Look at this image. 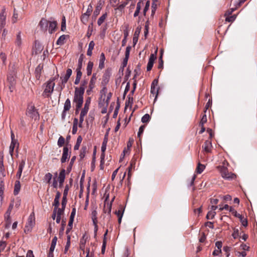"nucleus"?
Here are the masks:
<instances>
[{"label":"nucleus","instance_id":"62","mask_svg":"<svg viewBox=\"0 0 257 257\" xmlns=\"http://www.w3.org/2000/svg\"><path fill=\"white\" fill-rule=\"evenodd\" d=\"M100 6L101 5H99V6H97L96 7L95 10H94V11L93 12L94 16H97L99 14L100 10L101 9V8L100 7Z\"/></svg>","mask_w":257,"mask_h":257},{"label":"nucleus","instance_id":"1","mask_svg":"<svg viewBox=\"0 0 257 257\" xmlns=\"http://www.w3.org/2000/svg\"><path fill=\"white\" fill-rule=\"evenodd\" d=\"M54 80L55 78H51L44 84L46 85L44 90L42 93V96L44 98H49L51 96L55 85Z\"/></svg>","mask_w":257,"mask_h":257},{"label":"nucleus","instance_id":"3","mask_svg":"<svg viewBox=\"0 0 257 257\" xmlns=\"http://www.w3.org/2000/svg\"><path fill=\"white\" fill-rule=\"evenodd\" d=\"M218 169L221 176L225 179L231 180L236 177V175L231 172H229L227 169L224 166H218Z\"/></svg>","mask_w":257,"mask_h":257},{"label":"nucleus","instance_id":"52","mask_svg":"<svg viewBox=\"0 0 257 257\" xmlns=\"http://www.w3.org/2000/svg\"><path fill=\"white\" fill-rule=\"evenodd\" d=\"M216 214V212L213 211H210L208 212L206 218L208 219H212Z\"/></svg>","mask_w":257,"mask_h":257},{"label":"nucleus","instance_id":"55","mask_svg":"<svg viewBox=\"0 0 257 257\" xmlns=\"http://www.w3.org/2000/svg\"><path fill=\"white\" fill-rule=\"evenodd\" d=\"M145 128V126L144 125H141L139 128L137 136H138V137L140 138V140L141 139V135L143 134V133L144 131Z\"/></svg>","mask_w":257,"mask_h":257},{"label":"nucleus","instance_id":"21","mask_svg":"<svg viewBox=\"0 0 257 257\" xmlns=\"http://www.w3.org/2000/svg\"><path fill=\"white\" fill-rule=\"evenodd\" d=\"M211 147L212 144L211 142L209 141H206L202 146V148H203L204 151L206 152V153H209L211 152Z\"/></svg>","mask_w":257,"mask_h":257},{"label":"nucleus","instance_id":"12","mask_svg":"<svg viewBox=\"0 0 257 257\" xmlns=\"http://www.w3.org/2000/svg\"><path fill=\"white\" fill-rule=\"evenodd\" d=\"M72 70L70 68H68L66 70V74L64 76H61L60 79L62 84L66 83L69 79L70 77L72 75Z\"/></svg>","mask_w":257,"mask_h":257},{"label":"nucleus","instance_id":"57","mask_svg":"<svg viewBox=\"0 0 257 257\" xmlns=\"http://www.w3.org/2000/svg\"><path fill=\"white\" fill-rule=\"evenodd\" d=\"M150 2L149 1H148L146 3V5H145V8L143 10V14L145 16L146 15V13L148 11V10L149 9V8H150Z\"/></svg>","mask_w":257,"mask_h":257},{"label":"nucleus","instance_id":"20","mask_svg":"<svg viewBox=\"0 0 257 257\" xmlns=\"http://www.w3.org/2000/svg\"><path fill=\"white\" fill-rule=\"evenodd\" d=\"M87 82H88L87 79H83L81 82L80 87H75V90L84 93L85 86L87 85Z\"/></svg>","mask_w":257,"mask_h":257},{"label":"nucleus","instance_id":"60","mask_svg":"<svg viewBox=\"0 0 257 257\" xmlns=\"http://www.w3.org/2000/svg\"><path fill=\"white\" fill-rule=\"evenodd\" d=\"M207 121V116L206 114H204L200 121L199 125H204V123H205Z\"/></svg>","mask_w":257,"mask_h":257},{"label":"nucleus","instance_id":"50","mask_svg":"<svg viewBox=\"0 0 257 257\" xmlns=\"http://www.w3.org/2000/svg\"><path fill=\"white\" fill-rule=\"evenodd\" d=\"M65 139L62 137L60 136L58 140L57 145L59 147H61L64 144Z\"/></svg>","mask_w":257,"mask_h":257},{"label":"nucleus","instance_id":"9","mask_svg":"<svg viewBox=\"0 0 257 257\" xmlns=\"http://www.w3.org/2000/svg\"><path fill=\"white\" fill-rule=\"evenodd\" d=\"M66 176V170L62 169L58 176V182L59 183V187L61 188L63 186V183L65 181Z\"/></svg>","mask_w":257,"mask_h":257},{"label":"nucleus","instance_id":"16","mask_svg":"<svg viewBox=\"0 0 257 257\" xmlns=\"http://www.w3.org/2000/svg\"><path fill=\"white\" fill-rule=\"evenodd\" d=\"M141 31V27H138L135 30L133 39V42L134 46H135L138 42L139 36L140 34V32Z\"/></svg>","mask_w":257,"mask_h":257},{"label":"nucleus","instance_id":"13","mask_svg":"<svg viewBox=\"0 0 257 257\" xmlns=\"http://www.w3.org/2000/svg\"><path fill=\"white\" fill-rule=\"evenodd\" d=\"M70 155L69 154V149L67 146L63 148V154L61 159V162L62 163H65L67 159L70 158Z\"/></svg>","mask_w":257,"mask_h":257},{"label":"nucleus","instance_id":"36","mask_svg":"<svg viewBox=\"0 0 257 257\" xmlns=\"http://www.w3.org/2000/svg\"><path fill=\"white\" fill-rule=\"evenodd\" d=\"M66 36L65 35H61L57 40L56 44L58 45H62L64 44V41Z\"/></svg>","mask_w":257,"mask_h":257},{"label":"nucleus","instance_id":"56","mask_svg":"<svg viewBox=\"0 0 257 257\" xmlns=\"http://www.w3.org/2000/svg\"><path fill=\"white\" fill-rule=\"evenodd\" d=\"M157 53V49L156 50L155 54H152L149 58V61L154 63L155 60L156 59V54Z\"/></svg>","mask_w":257,"mask_h":257},{"label":"nucleus","instance_id":"6","mask_svg":"<svg viewBox=\"0 0 257 257\" xmlns=\"http://www.w3.org/2000/svg\"><path fill=\"white\" fill-rule=\"evenodd\" d=\"M111 75V72L110 70L109 69H106L103 76L102 78V81H101V84L102 85L104 86L103 89L101 90V91L104 92L106 90V88L105 87V86L108 83L110 77Z\"/></svg>","mask_w":257,"mask_h":257},{"label":"nucleus","instance_id":"4","mask_svg":"<svg viewBox=\"0 0 257 257\" xmlns=\"http://www.w3.org/2000/svg\"><path fill=\"white\" fill-rule=\"evenodd\" d=\"M84 93L75 90L73 102L76 103V105H78V107H82L83 103Z\"/></svg>","mask_w":257,"mask_h":257},{"label":"nucleus","instance_id":"22","mask_svg":"<svg viewBox=\"0 0 257 257\" xmlns=\"http://www.w3.org/2000/svg\"><path fill=\"white\" fill-rule=\"evenodd\" d=\"M76 76L74 81V84L75 85H78L80 83V80L82 77V73L81 70H76Z\"/></svg>","mask_w":257,"mask_h":257},{"label":"nucleus","instance_id":"43","mask_svg":"<svg viewBox=\"0 0 257 257\" xmlns=\"http://www.w3.org/2000/svg\"><path fill=\"white\" fill-rule=\"evenodd\" d=\"M43 69V66L39 64L35 69V74L36 77H39L41 75L42 69Z\"/></svg>","mask_w":257,"mask_h":257},{"label":"nucleus","instance_id":"27","mask_svg":"<svg viewBox=\"0 0 257 257\" xmlns=\"http://www.w3.org/2000/svg\"><path fill=\"white\" fill-rule=\"evenodd\" d=\"M93 67V62L90 61H89L87 63L86 67V73L87 76H90L91 75Z\"/></svg>","mask_w":257,"mask_h":257},{"label":"nucleus","instance_id":"10","mask_svg":"<svg viewBox=\"0 0 257 257\" xmlns=\"http://www.w3.org/2000/svg\"><path fill=\"white\" fill-rule=\"evenodd\" d=\"M6 9L4 8L0 13V29L4 28L6 25Z\"/></svg>","mask_w":257,"mask_h":257},{"label":"nucleus","instance_id":"35","mask_svg":"<svg viewBox=\"0 0 257 257\" xmlns=\"http://www.w3.org/2000/svg\"><path fill=\"white\" fill-rule=\"evenodd\" d=\"M15 75H16L12 74V73H10L9 72V74L7 77V80L10 83V84L11 86H13L14 84V82H15L14 76H15Z\"/></svg>","mask_w":257,"mask_h":257},{"label":"nucleus","instance_id":"25","mask_svg":"<svg viewBox=\"0 0 257 257\" xmlns=\"http://www.w3.org/2000/svg\"><path fill=\"white\" fill-rule=\"evenodd\" d=\"M105 60V57L103 53H101L99 59V68L100 69H103L104 67V61Z\"/></svg>","mask_w":257,"mask_h":257},{"label":"nucleus","instance_id":"61","mask_svg":"<svg viewBox=\"0 0 257 257\" xmlns=\"http://www.w3.org/2000/svg\"><path fill=\"white\" fill-rule=\"evenodd\" d=\"M61 29L62 31H64L66 30V21L65 17H63L62 19Z\"/></svg>","mask_w":257,"mask_h":257},{"label":"nucleus","instance_id":"58","mask_svg":"<svg viewBox=\"0 0 257 257\" xmlns=\"http://www.w3.org/2000/svg\"><path fill=\"white\" fill-rule=\"evenodd\" d=\"M0 58L2 60L3 64L5 65L6 60H7V56L5 53L1 52L0 54Z\"/></svg>","mask_w":257,"mask_h":257},{"label":"nucleus","instance_id":"47","mask_svg":"<svg viewBox=\"0 0 257 257\" xmlns=\"http://www.w3.org/2000/svg\"><path fill=\"white\" fill-rule=\"evenodd\" d=\"M97 212L96 210H94L91 212V218L93 222H97Z\"/></svg>","mask_w":257,"mask_h":257},{"label":"nucleus","instance_id":"39","mask_svg":"<svg viewBox=\"0 0 257 257\" xmlns=\"http://www.w3.org/2000/svg\"><path fill=\"white\" fill-rule=\"evenodd\" d=\"M58 173L57 172H56L55 174H54V176L53 177V183H52V186L54 188H57V187H58Z\"/></svg>","mask_w":257,"mask_h":257},{"label":"nucleus","instance_id":"31","mask_svg":"<svg viewBox=\"0 0 257 257\" xmlns=\"http://www.w3.org/2000/svg\"><path fill=\"white\" fill-rule=\"evenodd\" d=\"M53 175L50 173H46L43 178L44 182H45L47 184H50L51 180L52 179Z\"/></svg>","mask_w":257,"mask_h":257},{"label":"nucleus","instance_id":"33","mask_svg":"<svg viewBox=\"0 0 257 257\" xmlns=\"http://www.w3.org/2000/svg\"><path fill=\"white\" fill-rule=\"evenodd\" d=\"M158 63H159L158 66V69H163L164 62H163V50H161V54L159 58Z\"/></svg>","mask_w":257,"mask_h":257},{"label":"nucleus","instance_id":"44","mask_svg":"<svg viewBox=\"0 0 257 257\" xmlns=\"http://www.w3.org/2000/svg\"><path fill=\"white\" fill-rule=\"evenodd\" d=\"M241 223L242 226L246 227L247 226V220L246 218H244L242 215L240 214V217H238Z\"/></svg>","mask_w":257,"mask_h":257},{"label":"nucleus","instance_id":"46","mask_svg":"<svg viewBox=\"0 0 257 257\" xmlns=\"http://www.w3.org/2000/svg\"><path fill=\"white\" fill-rule=\"evenodd\" d=\"M134 99L133 97L131 96V95L129 94L128 96V100L125 102V106H132L133 103Z\"/></svg>","mask_w":257,"mask_h":257},{"label":"nucleus","instance_id":"59","mask_svg":"<svg viewBox=\"0 0 257 257\" xmlns=\"http://www.w3.org/2000/svg\"><path fill=\"white\" fill-rule=\"evenodd\" d=\"M7 245V243L5 241H0V252L4 251Z\"/></svg>","mask_w":257,"mask_h":257},{"label":"nucleus","instance_id":"54","mask_svg":"<svg viewBox=\"0 0 257 257\" xmlns=\"http://www.w3.org/2000/svg\"><path fill=\"white\" fill-rule=\"evenodd\" d=\"M229 210L235 217H240V214L237 213V212L232 207H230Z\"/></svg>","mask_w":257,"mask_h":257},{"label":"nucleus","instance_id":"48","mask_svg":"<svg viewBox=\"0 0 257 257\" xmlns=\"http://www.w3.org/2000/svg\"><path fill=\"white\" fill-rule=\"evenodd\" d=\"M151 118L150 115L148 113L145 114L142 118V121L143 123H147L149 122Z\"/></svg>","mask_w":257,"mask_h":257},{"label":"nucleus","instance_id":"45","mask_svg":"<svg viewBox=\"0 0 257 257\" xmlns=\"http://www.w3.org/2000/svg\"><path fill=\"white\" fill-rule=\"evenodd\" d=\"M9 73H12V74L16 75V67L14 64H11L9 67Z\"/></svg>","mask_w":257,"mask_h":257},{"label":"nucleus","instance_id":"26","mask_svg":"<svg viewBox=\"0 0 257 257\" xmlns=\"http://www.w3.org/2000/svg\"><path fill=\"white\" fill-rule=\"evenodd\" d=\"M21 189V184L19 180H17L15 183L14 194L17 195L19 194Z\"/></svg>","mask_w":257,"mask_h":257},{"label":"nucleus","instance_id":"8","mask_svg":"<svg viewBox=\"0 0 257 257\" xmlns=\"http://www.w3.org/2000/svg\"><path fill=\"white\" fill-rule=\"evenodd\" d=\"M97 79L96 73H94L90 80L88 89L86 90V93L89 95L91 94L93 89L95 87V84Z\"/></svg>","mask_w":257,"mask_h":257},{"label":"nucleus","instance_id":"63","mask_svg":"<svg viewBox=\"0 0 257 257\" xmlns=\"http://www.w3.org/2000/svg\"><path fill=\"white\" fill-rule=\"evenodd\" d=\"M235 19H236V16L233 15V16L226 17L225 19V21L226 22H232L235 20Z\"/></svg>","mask_w":257,"mask_h":257},{"label":"nucleus","instance_id":"15","mask_svg":"<svg viewBox=\"0 0 257 257\" xmlns=\"http://www.w3.org/2000/svg\"><path fill=\"white\" fill-rule=\"evenodd\" d=\"M49 21L44 18H42L39 22V26L42 31H47Z\"/></svg>","mask_w":257,"mask_h":257},{"label":"nucleus","instance_id":"42","mask_svg":"<svg viewBox=\"0 0 257 257\" xmlns=\"http://www.w3.org/2000/svg\"><path fill=\"white\" fill-rule=\"evenodd\" d=\"M87 152V148L86 146H83L81 149L80 153L79 155V157L81 160H82L85 156V154Z\"/></svg>","mask_w":257,"mask_h":257},{"label":"nucleus","instance_id":"28","mask_svg":"<svg viewBox=\"0 0 257 257\" xmlns=\"http://www.w3.org/2000/svg\"><path fill=\"white\" fill-rule=\"evenodd\" d=\"M5 189V183L3 181L0 182V203H2L3 195Z\"/></svg>","mask_w":257,"mask_h":257},{"label":"nucleus","instance_id":"7","mask_svg":"<svg viewBox=\"0 0 257 257\" xmlns=\"http://www.w3.org/2000/svg\"><path fill=\"white\" fill-rule=\"evenodd\" d=\"M92 11V7L90 4L87 9L86 12L82 15L81 17V21L84 24H86L87 23L89 16Z\"/></svg>","mask_w":257,"mask_h":257},{"label":"nucleus","instance_id":"29","mask_svg":"<svg viewBox=\"0 0 257 257\" xmlns=\"http://www.w3.org/2000/svg\"><path fill=\"white\" fill-rule=\"evenodd\" d=\"M22 44V41L21 38V32H19L16 36V39L15 41L16 45L20 48Z\"/></svg>","mask_w":257,"mask_h":257},{"label":"nucleus","instance_id":"41","mask_svg":"<svg viewBox=\"0 0 257 257\" xmlns=\"http://www.w3.org/2000/svg\"><path fill=\"white\" fill-rule=\"evenodd\" d=\"M205 166L199 163L197 166L196 171L198 174H201L205 169Z\"/></svg>","mask_w":257,"mask_h":257},{"label":"nucleus","instance_id":"37","mask_svg":"<svg viewBox=\"0 0 257 257\" xmlns=\"http://www.w3.org/2000/svg\"><path fill=\"white\" fill-rule=\"evenodd\" d=\"M107 16V14L106 13L103 14L98 20L97 24L98 26H101L102 24L104 22L106 17Z\"/></svg>","mask_w":257,"mask_h":257},{"label":"nucleus","instance_id":"17","mask_svg":"<svg viewBox=\"0 0 257 257\" xmlns=\"http://www.w3.org/2000/svg\"><path fill=\"white\" fill-rule=\"evenodd\" d=\"M57 26V23L55 21H49L48 24V30L50 34H52L55 31Z\"/></svg>","mask_w":257,"mask_h":257},{"label":"nucleus","instance_id":"40","mask_svg":"<svg viewBox=\"0 0 257 257\" xmlns=\"http://www.w3.org/2000/svg\"><path fill=\"white\" fill-rule=\"evenodd\" d=\"M71 107V101L69 98H67L64 103V109L65 111H68Z\"/></svg>","mask_w":257,"mask_h":257},{"label":"nucleus","instance_id":"64","mask_svg":"<svg viewBox=\"0 0 257 257\" xmlns=\"http://www.w3.org/2000/svg\"><path fill=\"white\" fill-rule=\"evenodd\" d=\"M232 236L234 239L237 238L239 236V230L238 229H234Z\"/></svg>","mask_w":257,"mask_h":257},{"label":"nucleus","instance_id":"5","mask_svg":"<svg viewBox=\"0 0 257 257\" xmlns=\"http://www.w3.org/2000/svg\"><path fill=\"white\" fill-rule=\"evenodd\" d=\"M35 224V218L34 213L32 212L30 216H29L28 222H27L25 228V232H29L31 231L32 228L34 226Z\"/></svg>","mask_w":257,"mask_h":257},{"label":"nucleus","instance_id":"30","mask_svg":"<svg viewBox=\"0 0 257 257\" xmlns=\"http://www.w3.org/2000/svg\"><path fill=\"white\" fill-rule=\"evenodd\" d=\"M143 5V3L141 1H140L137 3L136 10L134 14V16L135 17H136L139 15L140 12V10L141 9V8H142V6Z\"/></svg>","mask_w":257,"mask_h":257},{"label":"nucleus","instance_id":"38","mask_svg":"<svg viewBox=\"0 0 257 257\" xmlns=\"http://www.w3.org/2000/svg\"><path fill=\"white\" fill-rule=\"evenodd\" d=\"M17 144V141L14 139H12L11 145L10 146V153L12 156L14 149Z\"/></svg>","mask_w":257,"mask_h":257},{"label":"nucleus","instance_id":"14","mask_svg":"<svg viewBox=\"0 0 257 257\" xmlns=\"http://www.w3.org/2000/svg\"><path fill=\"white\" fill-rule=\"evenodd\" d=\"M158 83V80L155 79L153 80L151 84V93L153 94H155L156 98L157 97L159 91V88L156 87V86H157Z\"/></svg>","mask_w":257,"mask_h":257},{"label":"nucleus","instance_id":"11","mask_svg":"<svg viewBox=\"0 0 257 257\" xmlns=\"http://www.w3.org/2000/svg\"><path fill=\"white\" fill-rule=\"evenodd\" d=\"M107 197L105 199L104 201V208H103V212L105 213H107L108 214H110L111 210V205L112 202L113 201L114 199V197L112 199L111 202L110 203L106 202H107Z\"/></svg>","mask_w":257,"mask_h":257},{"label":"nucleus","instance_id":"18","mask_svg":"<svg viewBox=\"0 0 257 257\" xmlns=\"http://www.w3.org/2000/svg\"><path fill=\"white\" fill-rule=\"evenodd\" d=\"M25 161L22 160L19 164L18 171L16 174V177L18 179H20L21 177L23 170L25 167Z\"/></svg>","mask_w":257,"mask_h":257},{"label":"nucleus","instance_id":"2","mask_svg":"<svg viewBox=\"0 0 257 257\" xmlns=\"http://www.w3.org/2000/svg\"><path fill=\"white\" fill-rule=\"evenodd\" d=\"M26 114L34 120L39 119V113L32 102L28 104L26 109Z\"/></svg>","mask_w":257,"mask_h":257},{"label":"nucleus","instance_id":"34","mask_svg":"<svg viewBox=\"0 0 257 257\" xmlns=\"http://www.w3.org/2000/svg\"><path fill=\"white\" fill-rule=\"evenodd\" d=\"M57 240V238L56 236H55L53 238L52 242H51L50 248L49 249V251H50V252L54 251V250L55 249V246L56 244Z\"/></svg>","mask_w":257,"mask_h":257},{"label":"nucleus","instance_id":"51","mask_svg":"<svg viewBox=\"0 0 257 257\" xmlns=\"http://www.w3.org/2000/svg\"><path fill=\"white\" fill-rule=\"evenodd\" d=\"M92 25H93L92 23H91L88 27V30H87V34H86V36L88 38H89L91 36V35H92V31H93Z\"/></svg>","mask_w":257,"mask_h":257},{"label":"nucleus","instance_id":"49","mask_svg":"<svg viewBox=\"0 0 257 257\" xmlns=\"http://www.w3.org/2000/svg\"><path fill=\"white\" fill-rule=\"evenodd\" d=\"M73 221H74V220L69 219L68 224V227H67V228L66 229V234H68L69 233V232L72 229Z\"/></svg>","mask_w":257,"mask_h":257},{"label":"nucleus","instance_id":"19","mask_svg":"<svg viewBox=\"0 0 257 257\" xmlns=\"http://www.w3.org/2000/svg\"><path fill=\"white\" fill-rule=\"evenodd\" d=\"M91 102V98L88 97L84 104V107L82 109L81 112L87 114L89 109V106Z\"/></svg>","mask_w":257,"mask_h":257},{"label":"nucleus","instance_id":"53","mask_svg":"<svg viewBox=\"0 0 257 257\" xmlns=\"http://www.w3.org/2000/svg\"><path fill=\"white\" fill-rule=\"evenodd\" d=\"M87 238H88V237H87V235L85 233L83 235V236H82L81 238L80 239L79 244L85 245L87 240Z\"/></svg>","mask_w":257,"mask_h":257},{"label":"nucleus","instance_id":"24","mask_svg":"<svg viewBox=\"0 0 257 257\" xmlns=\"http://www.w3.org/2000/svg\"><path fill=\"white\" fill-rule=\"evenodd\" d=\"M0 172L3 176H5V169L4 165V155L0 154Z\"/></svg>","mask_w":257,"mask_h":257},{"label":"nucleus","instance_id":"23","mask_svg":"<svg viewBox=\"0 0 257 257\" xmlns=\"http://www.w3.org/2000/svg\"><path fill=\"white\" fill-rule=\"evenodd\" d=\"M60 196H61V193L58 191L56 193V196H55V199L54 200V203L53 204V206H54V208H55L56 209H58V207L59 206V204H60L59 199H60Z\"/></svg>","mask_w":257,"mask_h":257},{"label":"nucleus","instance_id":"32","mask_svg":"<svg viewBox=\"0 0 257 257\" xmlns=\"http://www.w3.org/2000/svg\"><path fill=\"white\" fill-rule=\"evenodd\" d=\"M76 156H73L71 159V161H70V162L69 163V165L68 166V167L67 168V169L66 170V172H67V174H69L71 170H72V166L74 164V162H75V160H76Z\"/></svg>","mask_w":257,"mask_h":257}]
</instances>
